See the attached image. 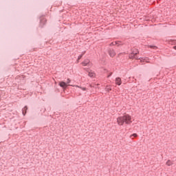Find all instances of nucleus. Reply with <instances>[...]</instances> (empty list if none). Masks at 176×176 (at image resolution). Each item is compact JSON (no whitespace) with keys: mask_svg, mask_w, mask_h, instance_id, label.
Returning <instances> with one entry per match:
<instances>
[{"mask_svg":"<svg viewBox=\"0 0 176 176\" xmlns=\"http://www.w3.org/2000/svg\"><path fill=\"white\" fill-rule=\"evenodd\" d=\"M117 123L118 126H123L124 123H126V124H131V123H133V118L131 116L125 114L117 118Z\"/></svg>","mask_w":176,"mask_h":176,"instance_id":"1","label":"nucleus"},{"mask_svg":"<svg viewBox=\"0 0 176 176\" xmlns=\"http://www.w3.org/2000/svg\"><path fill=\"white\" fill-rule=\"evenodd\" d=\"M173 49H175V50H176V46H174V47H173Z\"/></svg>","mask_w":176,"mask_h":176,"instance_id":"16","label":"nucleus"},{"mask_svg":"<svg viewBox=\"0 0 176 176\" xmlns=\"http://www.w3.org/2000/svg\"><path fill=\"white\" fill-rule=\"evenodd\" d=\"M166 166H173V162H171V160H168L166 163Z\"/></svg>","mask_w":176,"mask_h":176,"instance_id":"10","label":"nucleus"},{"mask_svg":"<svg viewBox=\"0 0 176 176\" xmlns=\"http://www.w3.org/2000/svg\"><path fill=\"white\" fill-rule=\"evenodd\" d=\"M80 58H82V55L79 56L78 58V60H80Z\"/></svg>","mask_w":176,"mask_h":176,"instance_id":"14","label":"nucleus"},{"mask_svg":"<svg viewBox=\"0 0 176 176\" xmlns=\"http://www.w3.org/2000/svg\"><path fill=\"white\" fill-rule=\"evenodd\" d=\"M59 86H60V87H62L63 89H67V87L68 86H73V87H74V85H67V82H64V81L60 82H59Z\"/></svg>","mask_w":176,"mask_h":176,"instance_id":"2","label":"nucleus"},{"mask_svg":"<svg viewBox=\"0 0 176 176\" xmlns=\"http://www.w3.org/2000/svg\"><path fill=\"white\" fill-rule=\"evenodd\" d=\"M109 54L110 57H115V56H116V52H115V50H110L109 51Z\"/></svg>","mask_w":176,"mask_h":176,"instance_id":"4","label":"nucleus"},{"mask_svg":"<svg viewBox=\"0 0 176 176\" xmlns=\"http://www.w3.org/2000/svg\"><path fill=\"white\" fill-rule=\"evenodd\" d=\"M135 54H137V53H135Z\"/></svg>","mask_w":176,"mask_h":176,"instance_id":"17","label":"nucleus"},{"mask_svg":"<svg viewBox=\"0 0 176 176\" xmlns=\"http://www.w3.org/2000/svg\"><path fill=\"white\" fill-rule=\"evenodd\" d=\"M81 64L83 67H87L90 64V60L89 59H85Z\"/></svg>","mask_w":176,"mask_h":176,"instance_id":"3","label":"nucleus"},{"mask_svg":"<svg viewBox=\"0 0 176 176\" xmlns=\"http://www.w3.org/2000/svg\"><path fill=\"white\" fill-rule=\"evenodd\" d=\"M73 87H78L80 89H81L82 90H83V91H86V88L85 87H80L78 85H74Z\"/></svg>","mask_w":176,"mask_h":176,"instance_id":"11","label":"nucleus"},{"mask_svg":"<svg viewBox=\"0 0 176 176\" xmlns=\"http://www.w3.org/2000/svg\"><path fill=\"white\" fill-rule=\"evenodd\" d=\"M116 85H118V86H120L122 85V78H116Z\"/></svg>","mask_w":176,"mask_h":176,"instance_id":"5","label":"nucleus"},{"mask_svg":"<svg viewBox=\"0 0 176 176\" xmlns=\"http://www.w3.org/2000/svg\"><path fill=\"white\" fill-rule=\"evenodd\" d=\"M66 83L67 85H69V83H71V79L67 78V82Z\"/></svg>","mask_w":176,"mask_h":176,"instance_id":"13","label":"nucleus"},{"mask_svg":"<svg viewBox=\"0 0 176 176\" xmlns=\"http://www.w3.org/2000/svg\"><path fill=\"white\" fill-rule=\"evenodd\" d=\"M150 47H153V49H157V47L155 46H150Z\"/></svg>","mask_w":176,"mask_h":176,"instance_id":"15","label":"nucleus"},{"mask_svg":"<svg viewBox=\"0 0 176 176\" xmlns=\"http://www.w3.org/2000/svg\"><path fill=\"white\" fill-rule=\"evenodd\" d=\"M88 76L90 78H94L96 76V73H94V72H93V71H89V72H88Z\"/></svg>","mask_w":176,"mask_h":176,"instance_id":"7","label":"nucleus"},{"mask_svg":"<svg viewBox=\"0 0 176 176\" xmlns=\"http://www.w3.org/2000/svg\"><path fill=\"white\" fill-rule=\"evenodd\" d=\"M133 137H138V135H137V133H133L130 135V138H133Z\"/></svg>","mask_w":176,"mask_h":176,"instance_id":"12","label":"nucleus"},{"mask_svg":"<svg viewBox=\"0 0 176 176\" xmlns=\"http://www.w3.org/2000/svg\"><path fill=\"white\" fill-rule=\"evenodd\" d=\"M140 63H151L149 58H140Z\"/></svg>","mask_w":176,"mask_h":176,"instance_id":"6","label":"nucleus"},{"mask_svg":"<svg viewBox=\"0 0 176 176\" xmlns=\"http://www.w3.org/2000/svg\"><path fill=\"white\" fill-rule=\"evenodd\" d=\"M105 89H106V91H107V93H109L111 91V90H112V88H111V86H109V85H107Z\"/></svg>","mask_w":176,"mask_h":176,"instance_id":"9","label":"nucleus"},{"mask_svg":"<svg viewBox=\"0 0 176 176\" xmlns=\"http://www.w3.org/2000/svg\"><path fill=\"white\" fill-rule=\"evenodd\" d=\"M27 109H28V107L25 106L23 109H22V113L23 116H25V113H27Z\"/></svg>","mask_w":176,"mask_h":176,"instance_id":"8","label":"nucleus"}]
</instances>
